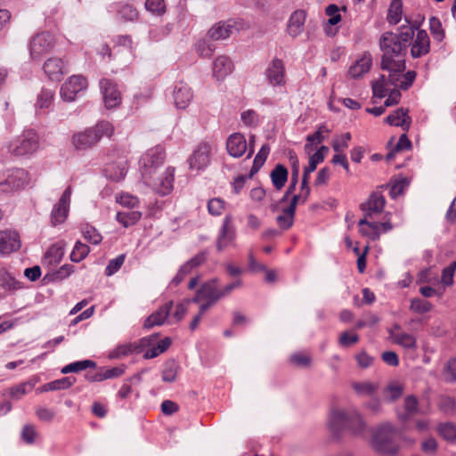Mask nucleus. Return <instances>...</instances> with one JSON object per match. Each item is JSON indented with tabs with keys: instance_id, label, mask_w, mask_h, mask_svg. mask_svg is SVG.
I'll return each instance as SVG.
<instances>
[{
	"instance_id": "1",
	"label": "nucleus",
	"mask_w": 456,
	"mask_h": 456,
	"mask_svg": "<svg viewBox=\"0 0 456 456\" xmlns=\"http://www.w3.org/2000/svg\"><path fill=\"white\" fill-rule=\"evenodd\" d=\"M415 26L403 25L398 33L384 32L379 40L382 53L380 68L388 72L389 82L395 86L407 90L411 86L416 72L406 69L405 56L415 34Z\"/></svg>"
},
{
	"instance_id": "2",
	"label": "nucleus",
	"mask_w": 456,
	"mask_h": 456,
	"mask_svg": "<svg viewBox=\"0 0 456 456\" xmlns=\"http://www.w3.org/2000/svg\"><path fill=\"white\" fill-rule=\"evenodd\" d=\"M329 425L336 437H339L344 430H349L354 436L362 435L365 430V423L354 408L332 410Z\"/></svg>"
},
{
	"instance_id": "3",
	"label": "nucleus",
	"mask_w": 456,
	"mask_h": 456,
	"mask_svg": "<svg viewBox=\"0 0 456 456\" xmlns=\"http://www.w3.org/2000/svg\"><path fill=\"white\" fill-rule=\"evenodd\" d=\"M114 127L108 121L98 122L94 126L72 135V145L77 151L88 150L96 145L103 136H110Z\"/></svg>"
},
{
	"instance_id": "4",
	"label": "nucleus",
	"mask_w": 456,
	"mask_h": 456,
	"mask_svg": "<svg viewBox=\"0 0 456 456\" xmlns=\"http://www.w3.org/2000/svg\"><path fill=\"white\" fill-rule=\"evenodd\" d=\"M38 148V134L34 130H27L5 142L3 150L13 157H24L34 154Z\"/></svg>"
},
{
	"instance_id": "5",
	"label": "nucleus",
	"mask_w": 456,
	"mask_h": 456,
	"mask_svg": "<svg viewBox=\"0 0 456 456\" xmlns=\"http://www.w3.org/2000/svg\"><path fill=\"white\" fill-rule=\"evenodd\" d=\"M396 433V428L391 423L380 425L372 438V446L379 453L395 455L398 452L394 441Z\"/></svg>"
},
{
	"instance_id": "6",
	"label": "nucleus",
	"mask_w": 456,
	"mask_h": 456,
	"mask_svg": "<svg viewBox=\"0 0 456 456\" xmlns=\"http://www.w3.org/2000/svg\"><path fill=\"white\" fill-rule=\"evenodd\" d=\"M28 183V172L23 168H8L0 172V192L2 193H12L22 190Z\"/></svg>"
},
{
	"instance_id": "7",
	"label": "nucleus",
	"mask_w": 456,
	"mask_h": 456,
	"mask_svg": "<svg viewBox=\"0 0 456 456\" xmlns=\"http://www.w3.org/2000/svg\"><path fill=\"white\" fill-rule=\"evenodd\" d=\"M175 168L168 167L161 174L151 173L150 178L142 177L143 183L160 196L169 194L174 188Z\"/></svg>"
},
{
	"instance_id": "8",
	"label": "nucleus",
	"mask_w": 456,
	"mask_h": 456,
	"mask_svg": "<svg viewBox=\"0 0 456 456\" xmlns=\"http://www.w3.org/2000/svg\"><path fill=\"white\" fill-rule=\"evenodd\" d=\"M165 157V150L160 145L148 150L140 159L142 177L149 179L151 173H157L159 167L163 164Z\"/></svg>"
},
{
	"instance_id": "9",
	"label": "nucleus",
	"mask_w": 456,
	"mask_h": 456,
	"mask_svg": "<svg viewBox=\"0 0 456 456\" xmlns=\"http://www.w3.org/2000/svg\"><path fill=\"white\" fill-rule=\"evenodd\" d=\"M54 37L49 32H41L33 37L29 42L28 49L32 60L38 61L54 47Z\"/></svg>"
},
{
	"instance_id": "10",
	"label": "nucleus",
	"mask_w": 456,
	"mask_h": 456,
	"mask_svg": "<svg viewBox=\"0 0 456 456\" xmlns=\"http://www.w3.org/2000/svg\"><path fill=\"white\" fill-rule=\"evenodd\" d=\"M72 190L71 187H67L63 191L59 201L53 206L51 212V224L55 226L65 222L69 210V203Z\"/></svg>"
},
{
	"instance_id": "11",
	"label": "nucleus",
	"mask_w": 456,
	"mask_h": 456,
	"mask_svg": "<svg viewBox=\"0 0 456 456\" xmlns=\"http://www.w3.org/2000/svg\"><path fill=\"white\" fill-rule=\"evenodd\" d=\"M87 87V81L83 76L73 75L61 87V96L67 102L75 100L77 94Z\"/></svg>"
},
{
	"instance_id": "12",
	"label": "nucleus",
	"mask_w": 456,
	"mask_h": 456,
	"mask_svg": "<svg viewBox=\"0 0 456 456\" xmlns=\"http://www.w3.org/2000/svg\"><path fill=\"white\" fill-rule=\"evenodd\" d=\"M235 239L236 230L232 224V218L231 216H225L216 240L217 250L223 251L227 247L233 246Z\"/></svg>"
},
{
	"instance_id": "13",
	"label": "nucleus",
	"mask_w": 456,
	"mask_h": 456,
	"mask_svg": "<svg viewBox=\"0 0 456 456\" xmlns=\"http://www.w3.org/2000/svg\"><path fill=\"white\" fill-rule=\"evenodd\" d=\"M286 69L281 59L273 58L268 64L265 76L272 86H282L286 84Z\"/></svg>"
},
{
	"instance_id": "14",
	"label": "nucleus",
	"mask_w": 456,
	"mask_h": 456,
	"mask_svg": "<svg viewBox=\"0 0 456 456\" xmlns=\"http://www.w3.org/2000/svg\"><path fill=\"white\" fill-rule=\"evenodd\" d=\"M157 339L158 336L152 335L142 338L139 345L133 343L119 345L110 353L109 357L110 359H118L133 353H140L142 347L154 343Z\"/></svg>"
},
{
	"instance_id": "15",
	"label": "nucleus",
	"mask_w": 456,
	"mask_h": 456,
	"mask_svg": "<svg viewBox=\"0 0 456 456\" xmlns=\"http://www.w3.org/2000/svg\"><path fill=\"white\" fill-rule=\"evenodd\" d=\"M20 235L12 230L0 231V256H7L20 249Z\"/></svg>"
},
{
	"instance_id": "16",
	"label": "nucleus",
	"mask_w": 456,
	"mask_h": 456,
	"mask_svg": "<svg viewBox=\"0 0 456 456\" xmlns=\"http://www.w3.org/2000/svg\"><path fill=\"white\" fill-rule=\"evenodd\" d=\"M386 200L379 191H373L368 200L360 205V208L364 212V217L371 218L383 211Z\"/></svg>"
},
{
	"instance_id": "17",
	"label": "nucleus",
	"mask_w": 456,
	"mask_h": 456,
	"mask_svg": "<svg viewBox=\"0 0 456 456\" xmlns=\"http://www.w3.org/2000/svg\"><path fill=\"white\" fill-rule=\"evenodd\" d=\"M43 69L49 79L53 81H61L65 74L68 73L67 65L60 58H49L44 65Z\"/></svg>"
},
{
	"instance_id": "18",
	"label": "nucleus",
	"mask_w": 456,
	"mask_h": 456,
	"mask_svg": "<svg viewBox=\"0 0 456 456\" xmlns=\"http://www.w3.org/2000/svg\"><path fill=\"white\" fill-rule=\"evenodd\" d=\"M100 86L106 108L110 109L120 104V93L111 80L102 78L100 81Z\"/></svg>"
},
{
	"instance_id": "19",
	"label": "nucleus",
	"mask_w": 456,
	"mask_h": 456,
	"mask_svg": "<svg viewBox=\"0 0 456 456\" xmlns=\"http://www.w3.org/2000/svg\"><path fill=\"white\" fill-rule=\"evenodd\" d=\"M411 55L412 58H420L430 51V39L426 30L419 29L415 38L411 43Z\"/></svg>"
},
{
	"instance_id": "20",
	"label": "nucleus",
	"mask_w": 456,
	"mask_h": 456,
	"mask_svg": "<svg viewBox=\"0 0 456 456\" xmlns=\"http://www.w3.org/2000/svg\"><path fill=\"white\" fill-rule=\"evenodd\" d=\"M173 98L175 107L184 110L191 103L193 98V93L186 83L180 81L175 85Z\"/></svg>"
},
{
	"instance_id": "21",
	"label": "nucleus",
	"mask_w": 456,
	"mask_h": 456,
	"mask_svg": "<svg viewBox=\"0 0 456 456\" xmlns=\"http://www.w3.org/2000/svg\"><path fill=\"white\" fill-rule=\"evenodd\" d=\"M210 161V146L208 143H201L194 151L189 159L190 168L201 170L205 168Z\"/></svg>"
},
{
	"instance_id": "22",
	"label": "nucleus",
	"mask_w": 456,
	"mask_h": 456,
	"mask_svg": "<svg viewBox=\"0 0 456 456\" xmlns=\"http://www.w3.org/2000/svg\"><path fill=\"white\" fill-rule=\"evenodd\" d=\"M226 149L230 156L240 158L248 151V142L240 133L232 134L226 141Z\"/></svg>"
},
{
	"instance_id": "23",
	"label": "nucleus",
	"mask_w": 456,
	"mask_h": 456,
	"mask_svg": "<svg viewBox=\"0 0 456 456\" xmlns=\"http://www.w3.org/2000/svg\"><path fill=\"white\" fill-rule=\"evenodd\" d=\"M372 65L371 54L365 52L350 68L348 75L354 79L362 77L368 73Z\"/></svg>"
},
{
	"instance_id": "24",
	"label": "nucleus",
	"mask_w": 456,
	"mask_h": 456,
	"mask_svg": "<svg viewBox=\"0 0 456 456\" xmlns=\"http://www.w3.org/2000/svg\"><path fill=\"white\" fill-rule=\"evenodd\" d=\"M306 13L303 10L294 11L288 21L287 30L289 36L296 37L304 30Z\"/></svg>"
},
{
	"instance_id": "25",
	"label": "nucleus",
	"mask_w": 456,
	"mask_h": 456,
	"mask_svg": "<svg viewBox=\"0 0 456 456\" xmlns=\"http://www.w3.org/2000/svg\"><path fill=\"white\" fill-rule=\"evenodd\" d=\"M233 68V63L229 57L219 56L213 63V75L217 80H223L232 72Z\"/></svg>"
},
{
	"instance_id": "26",
	"label": "nucleus",
	"mask_w": 456,
	"mask_h": 456,
	"mask_svg": "<svg viewBox=\"0 0 456 456\" xmlns=\"http://www.w3.org/2000/svg\"><path fill=\"white\" fill-rule=\"evenodd\" d=\"M173 306V301H168L160 306L156 312L152 313L145 321L144 328L150 329L157 325H161L168 317Z\"/></svg>"
},
{
	"instance_id": "27",
	"label": "nucleus",
	"mask_w": 456,
	"mask_h": 456,
	"mask_svg": "<svg viewBox=\"0 0 456 456\" xmlns=\"http://www.w3.org/2000/svg\"><path fill=\"white\" fill-rule=\"evenodd\" d=\"M385 122L390 126H401L403 130L407 131L411 124L408 110L403 108L395 110L386 118Z\"/></svg>"
},
{
	"instance_id": "28",
	"label": "nucleus",
	"mask_w": 456,
	"mask_h": 456,
	"mask_svg": "<svg viewBox=\"0 0 456 456\" xmlns=\"http://www.w3.org/2000/svg\"><path fill=\"white\" fill-rule=\"evenodd\" d=\"M420 412L419 408V401L414 395H407L403 401V411L398 412V419L403 421H408L415 415Z\"/></svg>"
},
{
	"instance_id": "29",
	"label": "nucleus",
	"mask_w": 456,
	"mask_h": 456,
	"mask_svg": "<svg viewBox=\"0 0 456 456\" xmlns=\"http://www.w3.org/2000/svg\"><path fill=\"white\" fill-rule=\"evenodd\" d=\"M200 289L201 293H203V297L207 299V302L201 305V312H206L219 299H221L222 297L219 289H217L211 282L203 284Z\"/></svg>"
},
{
	"instance_id": "30",
	"label": "nucleus",
	"mask_w": 456,
	"mask_h": 456,
	"mask_svg": "<svg viewBox=\"0 0 456 456\" xmlns=\"http://www.w3.org/2000/svg\"><path fill=\"white\" fill-rule=\"evenodd\" d=\"M234 29L233 24L229 22H218L214 25L208 32V36L212 40H222L229 37Z\"/></svg>"
},
{
	"instance_id": "31",
	"label": "nucleus",
	"mask_w": 456,
	"mask_h": 456,
	"mask_svg": "<svg viewBox=\"0 0 456 456\" xmlns=\"http://www.w3.org/2000/svg\"><path fill=\"white\" fill-rule=\"evenodd\" d=\"M392 342L409 351H415L418 348L417 337L405 331L399 335H395V339Z\"/></svg>"
},
{
	"instance_id": "32",
	"label": "nucleus",
	"mask_w": 456,
	"mask_h": 456,
	"mask_svg": "<svg viewBox=\"0 0 456 456\" xmlns=\"http://www.w3.org/2000/svg\"><path fill=\"white\" fill-rule=\"evenodd\" d=\"M288 169L281 164H277L272 170L270 176L276 190L282 189L288 180Z\"/></svg>"
},
{
	"instance_id": "33",
	"label": "nucleus",
	"mask_w": 456,
	"mask_h": 456,
	"mask_svg": "<svg viewBox=\"0 0 456 456\" xmlns=\"http://www.w3.org/2000/svg\"><path fill=\"white\" fill-rule=\"evenodd\" d=\"M325 13L330 19L327 21V24L324 27L325 33L328 36H333L337 33V29L332 32L330 26L337 25L341 20V15L339 14V8L336 4H329L325 8Z\"/></svg>"
},
{
	"instance_id": "34",
	"label": "nucleus",
	"mask_w": 456,
	"mask_h": 456,
	"mask_svg": "<svg viewBox=\"0 0 456 456\" xmlns=\"http://www.w3.org/2000/svg\"><path fill=\"white\" fill-rule=\"evenodd\" d=\"M404 392V386L399 381H391L385 387L383 394L385 400L393 403L399 399Z\"/></svg>"
},
{
	"instance_id": "35",
	"label": "nucleus",
	"mask_w": 456,
	"mask_h": 456,
	"mask_svg": "<svg viewBox=\"0 0 456 456\" xmlns=\"http://www.w3.org/2000/svg\"><path fill=\"white\" fill-rule=\"evenodd\" d=\"M358 225L360 226V232L362 235L370 238L372 240L379 239L380 232L378 231V224L373 222L368 221L367 217L359 220Z\"/></svg>"
},
{
	"instance_id": "36",
	"label": "nucleus",
	"mask_w": 456,
	"mask_h": 456,
	"mask_svg": "<svg viewBox=\"0 0 456 456\" xmlns=\"http://www.w3.org/2000/svg\"><path fill=\"white\" fill-rule=\"evenodd\" d=\"M76 382L74 377H65L60 379L53 380L46 383L40 387L41 392L56 391L61 389H67L70 387Z\"/></svg>"
},
{
	"instance_id": "37",
	"label": "nucleus",
	"mask_w": 456,
	"mask_h": 456,
	"mask_svg": "<svg viewBox=\"0 0 456 456\" xmlns=\"http://www.w3.org/2000/svg\"><path fill=\"white\" fill-rule=\"evenodd\" d=\"M142 214L139 211L127 210L118 212L116 219L124 227H129L135 224L141 219Z\"/></svg>"
},
{
	"instance_id": "38",
	"label": "nucleus",
	"mask_w": 456,
	"mask_h": 456,
	"mask_svg": "<svg viewBox=\"0 0 456 456\" xmlns=\"http://www.w3.org/2000/svg\"><path fill=\"white\" fill-rule=\"evenodd\" d=\"M403 0H392L387 12V20L388 23L396 25L402 20Z\"/></svg>"
},
{
	"instance_id": "39",
	"label": "nucleus",
	"mask_w": 456,
	"mask_h": 456,
	"mask_svg": "<svg viewBox=\"0 0 456 456\" xmlns=\"http://www.w3.org/2000/svg\"><path fill=\"white\" fill-rule=\"evenodd\" d=\"M270 146L267 143H265L262 145L259 151L256 153L254 160L253 165L250 170V176H252L254 174L257 173L259 169L264 166L269 153H270Z\"/></svg>"
},
{
	"instance_id": "40",
	"label": "nucleus",
	"mask_w": 456,
	"mask_h": 456,
	"mask_svg": "<svg viewBox=\"0 0 456 456\" xmlns=\"http://www.w3.org/2000/svg\"><path fill=\"white\" fill-rule=\"evenodd\" d=\"M64 256V249L57 245L51 246L45 254L44 260L50 265H56Z\"/></svg>"
},
{
	"instance_id": "41",
	"label": "nucleus",
	"mask_w": 456,
	"mask_h": 456,
	"mask_svg": "<svg viewBox=\"0 0 456 456\" xmlns=\"http://www.w3.org/2000/svg\"><path fill=\"white\" fill-rule=\"evenodd\" d=\"M96 362L92 360H82L71 362L61 369L62 374L79 372L88 368H95Z\"/></svg>"
},
{
	"instance_id": "42",
	"label": "nucleus",
	"mask_w": 456,
	"mask_h": 456,
	"mask_svg": "<svg viewBox=\"0 0 456 456\" xmlns=\"http://www.w3.org/2000/svg\"><path fill=\"white\" fill-rule=\"evenodd\" d=\"M387 85L393 86L388 79V77H386L385 75H380L379 79L375 80L372 83V92L373 95L378 98H383L386 96L387 91Z\"/></svg>"
},
{
	"instance_id": "43",
	"label": "nucleus",
	"mask_w": 456,
	"mask_h": 456,
	"mask_svg": "<svg viewBox=\"0 0 456 456\" xmlns=\"http://www.w3.org/2000/svg\"><path fill=\"white\" fill-rule=\"evenodd\" d=\"M90 252V248L81 241L77 240L70 254V260L75 263H79L84 260Z\"/></svg>"
},
{
	"instance_id": "44",
	"label": "nucleus",
	"mask_w": 456,
	"mask_h": 456,
	"mask_svg": "<svg viewBox=\"0 0 456 456\" xmlns=\"http://www.w3.org/2000/svg\"><path fill=\"white\" fill-rule=\"evenodd\" d=\"M429 30L434 38V40L437 42H442L445 37L444 30L443 28L442 23L440 20L432 16L429 19Z\"/></svg>"
},
{
	"instance_id": "45",
	"label": "nucleus",
	"mask_w": 456,
	"mask_h": 456,
	"mask_svg": "<svg viewBox=\"0 0 456 456\" xmlns=\"http://www.w3.org/2000/svg\"><path fill=\"white\" fill-rule=\"evenodd\" d=\"M118 17L119 20L124 21H133L137 19L138 12L133 5L124 4H120L118 10Z\"/></svg>"
},
{
	"instance_id": "46",
	"label": "nucleus",
	"mask_w": 456,
	"mask_h": 456,
	"mask_svg": "<svg viewBox=\"0 0 456 456\" xmlns=\"http://www.w3.org/2000/svg\"><path fill=\"white\" fill-rule=\"evenodd\" d=\"M437 432L446 441H456V426L451 422L441 423L437 427Z\"/></svg>"
},
{
	"instance_id": "47",
	"label": "nucleus",
	"mask_w": 456,
	"mask_h": 456,
	"mask_svg": "<svg viewBox=\"0 0 456 456\" xmlns=\"http://www.w3.org/2000/svg\"><path fill=\"white\" fill-rule=\"evenodd\" d=\"M295 211H291L289 208H285L282 213L277 216L276 222L280 228L288 230L294 223Z\"/></svg>"
},
{
	"instance_id": "48",
	"label": "nucleus",
	"mask_w": 456,
	"mask_h": 456,
	"mask_svg": "<svg viewBox=\"0 0 456 456\" xmlns=\"http://www.w3.org/2000/svg\"><path fill=\"white\" fill-rule=\"evenodd\" d=\"M53 96V91L50 89H42L37 96L36 107L40 110L48 109L52 105Z\"/></svg>"
},
{
	"instance_id": "49",
	"label": "nucleus",
	"mask_w": 456,
	"mask_h": 456,
	"mask_svg": "<svg viewBox=\"0 0 456 456\" xmlns=\"http://www.w3.org/2000/svg\"><path fill=\"white\" fill-rule=\"evenodd\" d=\"M178 365L175 362L170 361L165 364L162 370V380L164 382H174L176 379L178 372Z\"/></svg>"
},
{
	"instance_id": "50",
	"label": "nucleus",
	"mask_w": 456,
	"mask_h": 456,
	"mask_svg": "<svg viewBox=\"0 0 456 456\" xmlns=\"http://www.w3.org/2000/svg\"><path fill=\"white\" fill-rule=\"evenodd\" d=\"M355 392L360 395H371L378 390V384L370 381L354 383L353 385Z\"/></svg>"
},
{
	"instance_id": "51",
	"label": "nucleus",
	"mask_w": 456,
	"mask_h": 456,
	"mask_svg": "<svg viewBox=\"0 0 456 456\" xmlns=\"http://www.w3.org/2000/svg\"><path fill=\"white\" fill-rule=\"evenodd\" d=\"M84 238L94 245H98L102 242V237L100 232L93 226L86 224L82 229Z\"/></svg>"
},
{
	"instance_id": "52",
	"label": "nucleus",
	"mask_w": 456,
	"mask_h": 456,
	"mask_svg": "<svg viewBox=\"0 0 456 456\" xmlns=\"http://www.w3.org/2000/svg\"><path fill=\"white\" fill-rule=\"evenodd\" d=\"M145 9L154 15L161 16L166 12V4L164 0H146Z\"/></svg>"
},
{
	"instance_id": "53",
	"label": "nucleus",
	"mask_w": 456,
	"mask_h": 456,
	"mask_svg": "<svg viewBox=\"0 0 456 456\" xmlns=\"http://www.w3.org/2000/svg\"><path fill=\"white\" fill-rule=\"evenodd\" d=\"M0 286L5 291H12L20 288V282L7 273H0Z\"/></svg>"
},
{
	"instance_id": "54",
	"label": "nucleus",
	"mask_w": 456,
	"mask_h": 456,
	"mask_svg": "<svg viewBox=\"0 0 456 456\" xmlns=\"http://www.w3.org/2000/svg\"><path fill=\"white\" fill-rule=\"evenodd\" d=\"M432 308V304L421 298H413L411 301L410 309L417 314H426Z\"/></svg>"
},
{
	"instance_id": "55",
	"label": "nucleus",
	"mask_w": 456,
	"mask_h": 456,
	"mask_svg": "<svg viewBox=\"0 0 456 456\" xmlns=\"http://www.w3.org/2000/svg\"><path fill=\"white\" fill-rule=\"evenodd\" d=\"M126 256L124 254H121L115 257L114 259L110 260L108 263L106 268H105V275L106 276H111L115 274L123 265L125 262Z\"/></svg>"
},
{
	"instance_id": "56",
	"label": "nucleus",
	"mask_w": 456,
	"mask_h": 456,
	"mask_svg": "<svg viewBox=\"0 0 456 456\" xmlns=\"http://www.w3.org/2000/svg\"><path fill=\"white\" fill-rule=\"evenodd\" d=\"M195 49L197 53L200 56L210 57L215 51V45L205 39H201L196 43Z\"/></svg>"
},
{
	"instance_id": "57",
	"label": "nucleus",
	"mask_w": 456,
	"mask_h": 456,
	"mask_svg": "<svg viewBox=\"0 0 456 456\" xmlns=\"http://www.w3.org/2000/svg\"><path fill=\"white\" fill-rule=\"evenodd\" d=\"M33 384L31 383H22L19 386L13 387L10 389V395L12 399L19 400L28 392L32 390Z\"/></svg>"
},
{
	"instance_id": "58",
	"label": "nucleus",
	"mask_w": 456,
	"mask_h": 456,
	"mask_svg": "<svg viewBox=\"0 0 456 456\" xmlns=\"http://www.w3.org/2000/svg\"><path fill=\"white\" fill-rule=\"evenodd\" d=\"M420 449L427 455L433 456L437 452L438 444L434 437H428L421 442Z\"/></svg>"
},
{
	"instance_id": "59",
	"label": "nucleus",
	"mask_w": 456,
	"mask_h": 456,
	"mask_svg": "<svg viewBox=\"0 0 456 456\" xmlns=\"http://www.w3.org/2000/svg\"><path fill=\"white\" fill-rule=\"evenodd\" d=\"M224 209V201L219 198H214L208 202V210L212 216H220Z\"/></svg>"
},
{
	"instance_id": "60",
	"label": "nucleus",
	"mask_w": 456,
	"mask_h": 456,
	"mask_svg": "<svg viewBox=\"0 0 456 456\" xmlns=\"http://www.w3.org/2000/svg\"><path fill=\"white\" fill-rule=\"evenodd\" d=\"M75 271V267L72 265L66 264L61 266L53 273V279L54 281H62L68 278Z\"/></svg>"
},
{
	"instance_id": "61",
	"label": "nucleus",
	"mask_w": 456,
	"mask_h": 456,
	"mask_svg": "<svg viewBox=\"0 0 456 456\" xmlns=\"http://www.w3.org/2000/svg\"><path fill=\"white\" fill-rule=\"evenodd\" d=\"M456 270V262L452 263L445 267L442 272L441 281L445 286H450L453 283V275Z\"/></svg>"
},
{
	"instance_id": "62",
	"label": "nucleus",
	"mask_w": 456,
	"mask_h": 456,
	"mask_svg": "<svg viewBox=\"0 0 456 456\" xmlns=\"http://www.w3.org/2000/svg\"><path fill=\"white\" fill-rule=\"evenodd\" d=\"M240 119L247 126H256L258 123V115L253 110H248L240 114Z\"/></svg>"
},
{
	"instance_id": "63",
	"label": "nucleus",
	"mask_w": 456,
	"mask_h": 456,
	"mask_svg": "<svg viewBox=\"0 0 456 456\" xmlns=\"http://www.w3.org/2000/svg\"><path fill=\"white\" fill-rule=\"evenodd\" d=\"M37 436L36 428L33 425H25L21 430V438L23 441L28 444H31L35 442V439Z\"/></svg>"
},
{
	"instance_id": "64",
	"label": "nucleus",
	"mask_w": 456,
	"mask_h": 456,
	"mask_svg": "<svg viewBox=\"0 0 456 456\" xmlns=\"http://www.w3.org/2000/svg\"><path fill=\"white\" fill-rule=\"evenodd\" d=\"M446 380L456 382V358L450 359L444 368Z\"/></svg>"
}]
</instances>
